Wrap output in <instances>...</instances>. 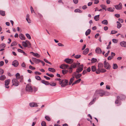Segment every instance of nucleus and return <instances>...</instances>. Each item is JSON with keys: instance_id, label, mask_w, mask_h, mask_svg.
<instances>
[{"instance_id": "1", "label": "nucleus", "mask_w": 126, "mask_h": 126, "mask_svg": "<svg viewBox=\"0 0 126 126\" xmlns=\"http://www.w3.org/2000/svg\"><path fill=\"white\" fill-rule=\"evenodd\" d=\"M80 65V63L79 62L74 63L71 64L70 67L68 68V72L70 73H72L73 71V68H75L77 66H79Z\"/></svg>"}, {"instance_id": "2", "label": "nucleus", "mask_w": 126, "mask_h": 126, "mask_svg": "<svg viewBox=\"0 0 126 126\" xmlns=\"http://www.w3.org/2000/svg\"><path fill=\"white\" fill-rule=\"evenodd\" d=\"M16 79L17 80H18L20 82H21L23 79V77L22 76H20V74L18 73H17L16 74Z\"/></svg>"}, {"instance_id": "3", "label": "nucleus", "mask_w": 126, "mask_h": 126, "mask_svg": "<svg viewBox=\"0 0 126 126\" xmlns=\"http://www.w3.org/2000/svg\"><path fill=\"white\" fill-rule=\"evenodd\" d=\"M12 85L17 86L19 84V81L16 79H13L12 80Z\"/></svg>"}, {"instance_id": "4", "label": "nucleus", "mask_w": 126, "mask_h": 126, "mask_svg": "<svg viewBox=\"0 0 126 126\" xmlns=\"http://www.w3.org/2000/svg\"><path fill=\"white\" fill-rule=\"evenodd\" d=\"M68 82V80L66 79H63L61 86L62 87H65L67 85Z\"/></svg>"}, {"instance_id": "5", "label": "nucleus", "mask_w": 126, "mask_h": 126, "mask_svg": "<svg viewBox=\"0 0 126 126\" xmlns=\"http://www.w3.org/2000/svg\"><path fill=\"white\" fill-rule=\"evenodd\" d=\"M104 67L105 68L107 69H109L110 68V66L109 63L105 61L104 62Z\"/></svg>"}, {"instance_id": "6", "label": "nucleus", "mask_w": 126, "mask_h": 126, "mask_svg": "<svg viewBox=\"0 0 126 126\" xmlns=\"http://www.w3.org/2000/svg\"><path fill=\"white\" fill-rule=\"evenodd\" d=\"M64 61L67 63L71 64L73 62L74 60L72 59L67 58L64 60Z\"/></svg>"}, {"instance_id": "7", "label": "nucleus", "mask_w": 126, "mask_h": 126, "mask_svg": "<svg viewBox=\"0 0 126 126\" xmlns=\"http://www.w3.org/2000/svg\"><path fill=\"white\" fill-rule=\"evenodd\" d=\"M26 91L28 92H32V88L30 85L28 84L27 85L26 87Z\"/></svg>"}, {"instance_id": "8", "label": "nucleus", "mask_w": 126, "mask_h": 126, "mask_svg": "<svg viewBox=\"0 0 126 126\" xmlns=\"http://www.w3.org/2000/svg\"><path fill=\"white\" fill-rule=\"evenodd\" d=\"M79 68L76 69V72H77L79 73L81 72L83 70V65L81 64L79 65Z\"/></svg>"}, {"instance_id": "9", "label": "nucleus", "mask_w": 126, "mask_h": 126, "mask_svg": "<svg viewBox=\"0 0 126 126\" xmlns=\"http://www.w3.org/2000/svg\"><path fill=\"white\" fill-rule=\"evenodd\" d=\"M105 94L104 93H100L98 91H96L95 92L94 95L96 96L97 95H99L100 96H102Z\"/></svg>"}, {"instance_id": "10", "label": "nucleus", "mask_w": 126, "mask_h": 126, "mask_svg": "<svg viewBox=\"0 0 126 126\" xmlns=\"http://www.w3.org/2000/svg\"><path fill=\"white\" fill-rule=\"evenodd\" d=\"M10 80L9 79H8L5 80V87L7 88H8L9 87V86H8L9 84Z\"/></svg>"}, {"instance_id": "11", "label": "nucleus", "mask_w": 126, "mask_h": 126, "mask_svg": "<svg viewBox=\"0 0 126 126\" xmlns=\"http://www.w3.org/2000/svg\"><path fill=\"white\" fill-rule=\"evenodd\" d=\"M122 5L121 3H119L117 5L115 6V8L117 10H121L122 9Z\"/></svg>"}, {"instance_id": "12", "label": "nucleus", "mask_w": 126, "mask_h": 126, "mask_svg": "<svg viewBox=\"0 0 126 126\" xmlns=\"http://www.w3.org/2000/svg\"><path fill=\"white\" fill-rule=\"evenodd\" d=\"M12 65L16 67L18 65V63L17 60L14 61L12 63Z\"/></svg>"}, {"instance_id": "13", "label": "nucleus", "mask_w": 126, "mask_h": 126, "mask_svg": "<svg viewBox=\"0 0 126 126\" xmlns=\"http://www.w3.org/2000/svg\"><path fill=\"white\" fill-rule=\"evenodd\" d=\"M95 52L97 53L101 54L102 52V51L100 48L97 47L95 49Z\"/></svg>"}, {"instance_id": "14", "label": "nucleus", "mask_w": 126, "mask_h": 126, "mask_svg": "<svg viewBox=\"0 0 126 126\" xmlns=\"http://www.w3.org/2000/svg\"><path fill=\"white\" fill-rule=\"evenodd\" d=\"M120 46L123 47H126V42L123 41L120 43Z\"/></svg>"}, {"instance_id": "15", "label": "nucleus", "mask_w": 126, "mask_h": 126, "mask_svg": "<svg viewBox=\"0 0 126 126\" xmlns=\"http://www.w3.org/2000/svg\"><path fill=\"white\" fill-rule=\"evenodd\" d=\"M30 106L31 107H32L38 106V105H37V103L34 102L30 103Z\"/></svg>"}, {"instance_id": "16", "label": "nucleus", "mask_w": 126, "mask_h": 126, "mask_svg": "<svg viewBox=\"0 0 126 126\" xmlns=\"http://www.w3.org/2000/svg\"><path fill=\"white\" fill-rule=\"evenodd\" d=\"M32 59L33 61L35 62L36 63H38L39 62H40L41 61V60L37 59L35 58H32Z\"/></svg>"}, {"instance_id": "17", "label": "nucleus", "mask_w": 126, "mask_h": 126, "mask_svg": "<svg viewBox=\"0 0 126 126\" xmlns=\"http://www.w3.org/2000/svg\"><path fill=\"white\" fill-rule=\"evenodd\" d=\"M20 38L22 40H25V39L24 36L22 33H20L19 35Z\"/></svg>"}, {"instance_id": "18", "label": "nucleus", "mask_w": 126, "mask_h": 126, "mask_svg": "<svg viewBox=\"0 0 126 126\" xmlns=\"http://www.w3.org/2000/svg\"><path fill=\"white\" fill-rule=\"evenodd\" d=\"M30 53H32L34 56H35L37 58H39L40 56V55L37 53H35L33 52H31Z\"/></svg>"}, {"instance_id": "19", "label": "nucleus", "mask_w": 126, "mask_h": 126, "mask_svg": "<svg viewBox=\"0 0 126 126\" xmlns=\"http://www.w3.org/2000/svg\"><path fill=\"white\" fill-rule=\"evenodd\" d=\"M89 51V49L88 48H86L83 51V54L86 55L87 54Z\"/></svg>"}, {"instance_id": "20", "label": "nucleus", "mask_w": 126, "mask_h": 126, "mask_svg": "<svg viewBox=\"0 0 126 126\" xmlns=\"http://www.w3.org/2000/svg\"><path fill=\"white\" fill-rule=\"evenodd\" d=\"M41 82L47 85H48L49 84V83L48 82L45 81L44 80H41Z\"/></svg>"}, {"instance_id": "21", "label": "nucleus", "mask_w": 126, "mask_h": 126, "mask_svg": "<svg viewBox=\"0 0 126 126\" xmlns=\"http://www.w3.org/2000/svg\"><path fill=\"white\" fill-rule=\"evenodd\" d=\"M81 80V79H78L76 80L72 84V85H73L75 84L78 83Z\"/></svg>"}, {"instance_id": "22", "label": "nucleus", "mask_w": 126, "mask_h": 126, "mask_svg": "<svg viewBox=\"0 0 126 126\" xmlns=\"http://www.w3.org/2000/svg\"><path fill=\"white\" fill-rule=\"evenodd\" d=\"M97 74H99L101 72V68L98 67V68L96 69L95 72Z\"/></svg>"}, {"instance_id": "23", "label": "nucleus", "mask_w": 126, "mask_h": 126, "mask_svg": "<svg viewBox=\"0 0 126 126\" xmlns=\"http://www.w3.org/2000/svg\"><path fill=\"white\" fill-rule=\"evenodd\" d=\"M117 27L118 29H120L122 26L121 24L118 21L117 22Z\"/></svg>"}, {"instance_id": "24", "label": "nucleus", "mask_w": 126, "mask_h": 126, "mask_svg": "<svg viewBox=\"0 0 126 126\" xmlns=\"http://www.w3.org/2000/svg\"><path fill=\"white\" fill-rule=\"evenodd\" d=\"M91 69L93 72H94L96 71V69L95 65L91 67Z\"/></svg>"}, {"instance_id": "25", "label": "nucleus", "mask_w": 126, "mask_h": 126, "mask_svg": "<svg viewBox=\"0 0 126 126\" xmlns=\"http://www.w3.org/2000/svg\"><path fill=\"white\" fill-rule=\"evenodd\" d=\"M99 15H98L95 16L94 17V19L96 21H98L99 20Z\"/></svg>"}, {"instance_id": "26", "label": "nucleus", "mask_w": 126, "mask_h": 126, "mask_svg": "<svg viewBox=\"0 0 126 126\" xmlns=\"http://www.w3.org/2000/svg\"><path fill=\"white\" fill-rule=\"evenodd\" d=\"M63 68H64L63 69H68V68L69 67V66L68 65L66 64H63Z\"/></svg>"}, {"instance_id": "27", "label": "nucleus", "mask_w": 126, "mask_h": 126, "mask_svg": "<svg viewBox=\"0 0 126 126\" xmlns=\"http://www.w3.org/2000/svg\"><path fill=\"white\" fill-rule=\"evenodd\" d=\"M48 70L49 71L52 72H55V69L53 68H49Z\"/></svg>"}, {"instance_id": "28", "label": "nucleus", "mask_w": 126, "mask_h": 126, "mask_svg": "<svg viewBox=\"0 0 126 126\" xmlns=\"http://www.w3.org/2000/svg\"><path fill=\"white\" fill-rule=\"evenodd\" d=\"M103 66V63H99L98 65V67L101 68H102Z\"/></svg>"}, {"instance_id": "29", "label": "nucleus", "mask_w": 126, "mask_h": 126, "mask_svg": "<svg viewBox=\"0 0 126 126\" xmlns=\"http://www.w3.org/2000/svg\"><path fill=\"white\" fill-rule=\"evenodd\" d=\"M6 79V77L4 75H2L0 76V80H3Z\"/></svg>"}, {"instance_id": "30", "label": "nucleus", "mask_w": 126, "mask_h": 126, "mask_svg": "<svg viewBox=\"0 0 126 126\" xmlns=\"http://www.w3.org/2000/svg\"><path fill=\"white\" fill-rule=\"evenodd\" d=\"M91 32V30L90 29H88L85 32V35L87 36L89 35Z\"/></svg>"}, {"instance_id": "31", "label": "nucleus", "mask_w": 126, "mask_h": 126, "mask_svg": "<svg viewBox=\"0 0 126 126\" xmlns=\"http://www.w3.org/2000/svg\"><path fill=\"white\" fill-rule=\"evenodd\" d=\"M22 45L24 47H27L28 46V45H27V43L26 42V41H23L22 42Z\"/></svg>"}, {"instance_id": "32", "label": "nucleus", "mask_w": 126, "mask_h": 126, "mask_svg": "<svg viewBox=\"0 0 126 126\" xmlns=\"http://www.w3.org/2000/svg\"><path fill=\"white\" fill-rule=\"evenodd\" d=\"M26 42H27V45H28V47L29 48H30L31 47V43L28 40H26Z\"/></svg>"}, {"instance_id": "33", "label": "nucleus", "mask_w": 126, "mask_h": 126, "mask_svg": "<svg viewBox=\"0 0 126 126\" xmlns=\"http://www.w3.org/2000/svg\"><path fill=\"white\" fill-rule=\"evenodd\" d=\"M101 23L102 24L105 25H107L108 23V21L106 20H104L102 21Z\"/></svg>"}, {"instance_id": "34", "label": "nucleus", "mask_w": 126, "mask_h": 126, "mask_svg": "<svg viewBox=\"0 0 126 126\" xmlns=\"http://www.w3.org/2000/svg\"><path fill=\"white\" fill-rule=\"evenodd\" d=\"M96 100V98H93V99L89 103V105H91L93 104L94 102Z\"/></svg>"}, {"instance_id": "35", "label": "nucleus", "mask_w": 126, "mask_h": 126, "mask_svg": "<svg viewBox=\"0 0 126 126\" xmlns=\"http://www.w3.org/2000/svg\"><path fill=\"white\" fill-rule=\"evenodd\" d=\"M100 6L103 9L105 10L106 11L107 10L106 9V8L107 6L105 5L102 4L100 5Z\"/></svg>"}, {"instance_id": "36", "label": "nucleus", "mask_w": 126, "mask_h": 126, "mask_svg": "<svg viewBox=\"0 0 126 126\" xmlns=\"http://www.w3.org/2000/svg\"><path fill=\"white\" fill-rule=\"evenodd\" d=\"M74 80V77L73 76L72 78H71L70 80V81L69 83V85H71V84L72 83Z\"/></svg>"}, {"instance_id": "37", "label": "nucleus", "mask_w": 126, "mask_h": 126, "mask_svg": "<svg viewBox=\"0 0 126 126\" xmlns=\"http://www.w3.org/2000/svg\"><path fill=\"white\" fill-rule=\"evenodd\" d=\"M114 8H113V9L112 8L110 7L108 8L107 10L108 11L112 12L114 11Z\"/></svg>"}, {"instance_id": "38", "label": "nucleus", "mask_w": 126, "mask_h": 126, "mask_svg": "<svg viewBox=\"0 0 126 126\" xmlns=\"http://www.w3.org/2000/svg\"><path fill=\"white\" fill-rule=\"evenodd\" d=\"M74 12L76 13L79 12V13H81L82 11L79 9H77L74 10Z\"/></svg>"}, {"instance_id": "39", "label": "nucleus", "mask_w": 126, "mask_h": 126, "mask_svg": "<svg viewBox=\"0 0 126 126\" xmlns=\"http://www.w3.org/2000/svg\"><path fill=\"white\" fill-rule=\"evenodd\" d=\"M0 15L2 16H5V12L4 11L0 10Z\"/></svg>"}, {"instance_id": "40", "label": "nucleus", "mask_w": 126, "mask_h": 126, "mask_svg": "<svg viewBox=\"0 0 126 126\" xmlns=\"http://www.w3.org/2000/svg\"><path fill=\"white\" fill-rule=\"evenodd\" d=\"M82 76V74H77L76 75V79H78L79 78H80Z\"/></svg>"}, {"instance_id": "41", "label": "nucleus", "mask_w": 126, "mask_h": 126, "mask_svg": "<svg viewBox=\"0 0 126 126\" xmlns=\"http://www.w3.org/2000/svg\"><path fill=\"white\" fill-rule=\"evenodd\" d=\"M97 61L96 59L93 58L91 60V62L92 63H94L96 62Z\"/></svg>"}, {"instance_id": "42", "label": "nucleus", "mask_w": 126, "mask_h": 126, "mask_svg": "<svg viewBox=\"0 0 126 126\" xmlns=\"http://www.w3.org/2000/svg\"><path fill=\"white\" fill-rule=\"evenodd\" d=\"M62 73L63 74H65L67 73L68 72V71L66 70H63L62 71Z\"/></svg>"}, {"instance_id": "43", "label": "nucleus", "mask_w": 126, "mask_h": 126, "mask_svg": "<svg viewBox=\"0 0 126 126\" xmlns=\"http://www.w3.org/2000/svg\"><path fill=\"white\" fill-rule=\"evenodd\" d=\"M41 125L42 126H46V122L44 121H42L41 123Z\"/></svg>"}, {"instance_id": "44", "label": "nucleus", "mask_w": 126, "mask_h": 126, "mask_svg": "<svg viewBox=\"0 0 126 126\" xmlns=\"http://www.w3.org/2000/svg\"><path fill=\"white\" fill-rule=\"evenodd\" d=\"M51 86H55L56 85V84L55 83L53 82H51L50 83H49V84Z\"/></svg>"}, {"instance_id": "45", "label": "nucleus", "mask_w": 126, "mask_h": 126, "mask_svg": "<svg viewBox=\"0 0 126 126\" xmlns=\"http://www.w3.org/2000/svg\"><path fill=\"white\" fill-rule=\"evenodd\" d=\"M26 35L28 39H31V36L29 34L26 33Z\"/></svg>"}, {"instance_id": "46", "label": "nucleus", "mask_w": 126, "mask_h": 126, "mask_svg": "<svg viewBox=\"0 0 126 126\" xmlns=\"http://www.w3.org/2000/svg\"><path fill=\"white\" fill-rule=\"evenodd\" d=\"M113 64V68L114 69H117L118 67V66L116 64H114V63Z\"/></svg>"}, {"instance_id": "47", "label": "nucleus", "mask_w": 126, "mask_h": 126, "mask_svg": "<svg viewBox=\"0 0 126 126\" xmlns=\"http://www.w3.org/2000/svg\"><path fill=\"white\" fill-rule=\"evenodd\" d=\"M46 75L47 76L50 77H53L54 76V75H53L52 74H50L48 73H46Z\"/></svg>"}, {"instance_id": "48", "label": "nucleus", "mask_w": 126, "mask_h": 126, "mask_svg": "<svg viewBox=\"0 0 126 126\" xmlns=\"http://www.w3.org/2000/svg\"><path fill=\"white\" fill-rule=\"evenodd\" d=\"M30 10L32 13H34L35 14H36L35 13L33 7L32 6H31Z\"/></svg>"}, {"instance_id": "49", "label": "nucleus", "mask_w": 126, "mask_h": 126, "mask_svg": "<svg viewBox=\"0 0 126 126\" xmlns=\"http://www.w3.org/2000/svg\"><path fill=\"white\" fill-rule=\"evenodd\" d=\"M35 79L38 80H40L41 79V78L40 77L38 76H35Z\"/></svg>"}, {"instance_id": "50", "label": "nucleus", "mask_w": 126, "mask_h": 126, "mask_svg": "<svg viewBox=\"0 0 126 126\" xmlns=\"http://www.w3.org/2000/svg\"><path fill=\"white\" fill-rule=\"evenodd\" d=\"M17 44V43L15 42H14L12 43L11 45V46H15Z\"/></svg>"}, {"instance_id": "51", "label": "nucleus", "mask_w": 126, "mask_h": 126, "mask_svg": "<svg viewBox=\"0 0 126 126\" xmlns=\"http://www.w3.org/2000/svg\"><path fill=\"white\" fill-rule=\"evenodd\" d=\"M81 56L80 55H77L75 56L74 57L76 59H79L80 57Z\"/></svg>"}, {"instance_id": "52", "label": "nucleus", "mask_w": 126, "mask_h": 126, "mask_svg": "<svg viewBox=\"0 0 126 126\" xmlns=\"http://www.w3.org/2000/svg\"><path fill=\"white\" fill-rule=\"evenodd\" d=\"M45 118L48 121H50V118L48 116H45Z\"/></svg>"}, {"instance_id": "53", "label": "nucleus", "mask_w": 126, "mask_h": 126, "mask_svg": "<svg viewBox=\"0 0 126 126\" xmlns=\"http://www.w3.org/2000/svg\"><path fill=\"white\" fill-rule=\"evenodd\" d=\"M44 60L45 62L47 63H48L50 64H51V63L50 62H49L46 59H44Z\"/></svg>"}, {"instance_id": "54", "label": "nucleus", "mask_w": 126, "mask_h": 126, "mask_svg": "<svg viewBox=\"0 0 126 126\" xmlns=\"http://www.w3.org/2000/svg\"><path fill=\"white\" fill-rule=\"evenodd\" d=\"M117 32V31L115 30L112 31L111 32V34H115Z\"/></svg>"}, {"instance_id": "55", "label": "nucleus", "mask_w": 126, "mask_h": 126, "mask_svg": "<svg viewBox=\"0 0 126 126\" xmlns=\"http://www.w3.org/2000/svg\"><path fill=\"white\" fill-rule=\"evenodd\" d=\"M29 68L31 70H34L35 69V68L34 67H33L31 65H30L29 66Z\"/></svg>"}, {"instance_id": "56", "label": "nucleus", "mask_w": 126, "mask_h": 126, "mask_svg": "<svg viewBox=\"0 0 126 126\" xmlns=\"http://www.w3.org/2000/svg\"><path fill=\"white\" fill-rule=\"evenodd\" d=\"M101 71L102 73H104L106 72V70L102 68L101 69Z\"/></svg>"}, {"instance_id": "57", "label": "nucleus", "mask_w": 126, "mask_h": 126, "mask_svg": "<svg viewBox=\"0 0 126 126\" xmlns=\"http://www.w3.org/2000/svg\"><path fill=\"white\" fill-rule=\"evenodd\" d=\"M3 73L4 71L3 70L1 69H0V74H2Z\"/></svg>"}, {"instance_id": "58", "label": "nucleus", "mask_w": 126, "mask_h": 126, "mask_svg": "<svg viewBox=\"0 0 126 126\" xmlns=\"http://www.w3.org/2000/svg\"><path fill=\"white\" fill-rule=\"evenodd\" d=\"M4 64V62L3 61H1L0 62V67H1Z\"/></svg>"}, {"instance_id": "59", "label": "nucleus", "mask_w": 126, "mask_h": 126, "mask_svg": "<svg viewBox=\"0 0 126 126\" xmlns=\"http://www.w3.org/2000/svg\"><path fill=\"white\" fill-rule=\"evenodd\" d=\"M5 46V44L2 43L0 45V46L2 47H4Z\"/></svg>"}, {"instance_id": "60", "label": "nucleus", "mask_w": 126, "mask_h": 126, "mask_svg": "<svg viewBox=\"0 0 126 126\" xmlns=\"http://www.w3.org/2000/svg\"><path fill=\"white\" fill-rule=\"evenodd\" d=\"M26 20L28 23H30L31 22V21L29 18H26Z\"/></svg>"}, {"instance_id": "61", "label": "nucleus", "mask_w": 126, "mask_h": 126, "mask_svg": "<svg viewBox=\"0 0 126 126\" xmlns=\"http://www.w3.org/2000/svg\"><path fill=\"white\" fill-rule=\"evenodd\" d=\"M94 4H97L99 2V0H94Z\"/></svg>"}, {"instance_id": "62", "label": "nucleus", "mask_w": 126, "mask_h": 126, "mask_svg": "<svg viewBox=\"0 0 126 126\" xmlns=\"http://www.w3.org/2000/svg\"><path fill=\"white\" fill-rule=\"evenodd\" d=\"M112 41L113 42L115 43H117L118 42L117 40L115 39H112Z\"/></svg>"}, {"instance_id": "63", "label": "nucleus", "mask_w": 126, "mask_h": 126, "mask_svg": "<svg viewBox=\"0 0 126 126\" xmlns=\"http://www.w3.org/2000/svg\"><path fill=\"white\" fill-rule=\"evenodd\" d=\"M44 77L46 79H47V80H50V78L49 77H47L45 76H44Z\"/></svg>"}, {"instance_id": "64", "label": "nucleus", "mask_w": 126, "mask_h": 126, "mask_svg": "<svg viewBox=\"0 0 126 126\" xmlns=\"http://www.w3.org/2000/svg\"><path fill=\"white\" fill-rule=\"evenodd\" d=\"M74 3L75 4H77L78 2V0H73Z\"/></svg>"}]
</instances>
